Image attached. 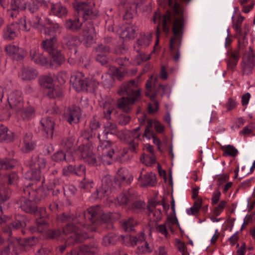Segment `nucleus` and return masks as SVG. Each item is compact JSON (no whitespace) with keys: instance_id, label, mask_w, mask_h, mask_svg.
<instances>
[{"instance_id":"obj_1","label":"nucleus","mask_w":255,"mask_h":255,"mask_svg":"<svg viewBox=\"0 0 255 255\" xmlns=\"http://www.w3.org/2000/svg\"><path fill=\"white\" fill-rule=\"evenodd\" d=\"M182 0L189 2L191 0ZM167 3L170 11H168L162 17L159 12H155L153 21L155 23L161 22L163 31L165 33L169 32V25L172 24L173 36L170 39V50L174 61H178L180 57L179 48L181 44L186 18L183 9L175 0H167Z\"/></svg>"},{"instance_id":"obj_2","label":"nucleus","mask_w":255,"mask_h":255,"mask_svg":"<svg viewBox=\"0 0 255 255\" xmlns=\"http://www.w3.org/2000/svg\"><path fill=\"white\" fill-rule=\"evenodd\" d=\"M74 9L83 16V22L79 18H74L66 20L65 27L73 31H77L82 28L84 36L83 41L88 46L94 41L96 34L95 27L90 20L95 19L98 15V11L95 7V3L92 1H78L73 3Z\"/></svg>"},{"instance_id":"obj_3","label":"nucleus","mask_w":255,"mask_h":255,"mask_svg":"<svg viewBox=\"0 0 255 255\" xmlns=\"http://www.w3.org/2000/svg\"><path fill=\"white\" fill-rule=\"evenodd\" d=\"M98 149L101 152L100 158L93 153L91 147L84 146L81 152L84 161L89 165L94 166L100 165L101 162L104 164L110 165L117 156L113 147V143L110 140H104L98 146Z\"/></svg>"},{"instance_id":"obj_4","label":"nucleus","mask_w":255,"mask_h":255,"mask_svg":"<svg viewBox=\"0 0 255 255\" xmlns=\"http://www.w3.org/2000/svg\"><path fill=\"white\" fill-rule=\"evenodd\" d=\"M63 235H65L66 238L63 237L64 240H66L65 245H61L59 247L58 250L61 253L65 251L67 246L82 242L85 239L88 238L86 233H80L78 230L76 231L70 224H67L63 228Z\"/></svg>"},{"instance_id":"obj_5","label":"nucleus","mask_w":255,"mask_h":255,"mask_svg":"<svg viewBox=\"0 0 255 255\" xmlns=\"http://www.w3.org/2000/svg\"><path fill=\"white\" fill-rule=\"evenodd\" d=\"M84 212L78 217H75L70 213H64L58 216L57 220L61 222H69L68 224L73 227L76 231L78 230L80 233L84 232L87 234V230L90 229L86 226V218L84 217Z\"/></svg>"},{"instance_id":"obj_6","label":"nucleus","mask_w":255,"mask_h":255,"mask_svg":"<svg viewBox=\"0 0 255 255\" xmlns=\"http://www.w3.org/2000/svg\"><path fill=\"white\" fill-rule=\"evenodd\" d=\"M157 78L151 76L146 82L145 95L154 100L158 95L163 96L169 89L168 86H163L157 82Z\"/></svg>"},{"instance_id":"obj_7","label":"nucleus","mask_w":255,"mask_h":255,"mask_svg":"<svg viewBox=\"0 0 255 255\" xmlns=\"http://www.w3.org/2000/svg\"><path fill=\"white\" fill-rule=\"evenodd\" d=\"M28 242L29 241L11 238L8 240V243L5 247H0V253L1 255H8L10 254H18L23 250L25 246H32L34 244L28 243Z\"/></svg>"},{"instance_id":"obj_8","label":"nucleus","mask_w":255,"mask_h":255,"mask_svg":"<svg viewBox=\"0 0 255 255\" xmlns=\"http://www.w3.org/2000/svg\"><path fill=\"white\" fill-rule=\"evenodd\" d=\"M84 217L86 218V226L90 229V231H93V228L89 227V224H93L99 218L104 222H107L112 217L111 214L103 213L101 208L99 206H97L91 207L86 212H84Z\"/></svg>"},{"instance_id":"obj_9","label":"nucleus","mask_w":255,"mask_h":255,"mask_svg":"<svg viewBox=\"0 0 255 255\" xmlns=\"http://www.w3.org/2000/svg\"><path fill=\"white\" fill-rule=\"evenodd\" d=\"M129 240L132 246L138 245L136 252L137 254L149 253L153 250L152 245L146 240L143 232L137 236H130Z\"/></svg>"},{"instance_id":"obj_10","label":"nucleus","mask_w":255,"mask_h":255,"mask_svg":"<svg viewBox=\"0 0 255 255\" xmlns=\"http://www.w3.org/2000/svg\"><path fill=\"white\" fill-rule=\"evenodd\" d=\"M34 216L36 217V225L29 228V230L32 233H42L47 227V222L46 217L47 214L44 208H38L35 209L33 212Z\"/></svg>"},{"instance_id":"obj_11","label":"nucleus","mask_w":255,"mask_h":255,"mask_svg":"<svg viewBox=\"0 0 255 255\" xmlns=\"http://www.w3.org/2000/svg\"><path fill=\"white\" fill-rule=\"evenodd\" d=\"M138 83L134 80L124 83L118 91V94L121 96L127 95L130 98L135 99L140 96V90L137 88Z\"/></svg>"},{"instance_id":"obj_12","label":"nucleus","mask_w":255,"mask_h":255,"mask_svg":"<svg viewBox=\"0 0 255 255\" xmlns=\"http://www.w3.org/2000/svg\"><path fill=\"white\" fill-rule=\"evenodd\" d=\"M177 219L175 216L173 215H169L166 220L163 224H157L155 226L156 231L164 236L166 238L169 237V232H174V226L178 225Z\"/></svg>"},{"instance_id":"obj_13","label":"nucleus","mask_w":255,"mask_h":255,"mask_svg":"<svg viewBox=\"0 0 255 255\" xmlns=\"http://www.w3.org/2000/svg\"><path fill=\"white\" fill-rule=\"evenodd\" d=\"M139 127H137L132 130L125 129L122 134L126 139H130L129 143V149L132 152H136L140 140V133Z\"/></svg>"},{"instance_id":"obj_14","label":"nucleus","mask_w":255,"mask_h":255,"mask_svg":"<svg viewBox=\"0 0 255 255\" xmlns=\"http://www.w3.org/2000/svg\"><path fill=\"white\" fill-rule=\"evenodd\" d=\"M255 54L253 49L249 47V51L243 58L242 68L243 74L249 75L252 73L255 66Z\"/></svg>"},{"instance_id":"obj_15","label":"nucleus","mask_w":255,"mask_h":255,"mask_svg":"<svg viewBox=\"0 0 255 255\" xmlns=\"http://www.w3.org/2000/svg\"><path fill=\"white\" fill-rule=\"evenodd\" d=\"M63 27L56 22H53L48 18H45V26L41 33L53 37L61 33Z\"/></svg>"},{"instance_id":"obj_16","label":"nucleus","mask_w":255,"mask_h":255,"mask_svg":"<svg viewBox=\"0 0 255 255\" xmlns=\"http://www.w3.org/2000/svg\"><path fill=\"white\" fill-rule=\"evenodd\" d=\"M70 82L77 90L86 89L88 87L90 86L89 79L80 72H73L71 76Z\"/></svg>"},{"instance_id":"obj_17","label":"nucleus","mask_w":255,"mask_h":255,"mask_svg":"<svg viewBox=\"0 0 255 255\" xmlns=\"http://www.w3.org/2000/svg\"><path fill=\"white\" fill-rule=\"evenodd\" d=\"M70 82L77 90L86 89L88 87L90 86L89 79L80 72H73L71 76Z\"/></svg>"},{"instance_id":"obj_18","label":"nucleus","mask_w":255,"mask_h":255,"mask_svg":"<svg viewBox=\"0 0 255 255\" xmlns=\"http://www.w3.org/2000/svg\"><path fill=\"white\" fill-rule=\"evenodd\" d=\"M102 187L96 191V193L92 195L93 199L102 198L109 195L112 190V180L108 177H105L102 179Z\"/></svg>"},{"instance_id":"obj_19","label":"nucleus","mask_w":255,"mask_h":255,"mask_svg":"<svg viewBox=\"0 0 255 255\" xmlns=\"http://www.w3.org/2000/svg\"><path fill=\"white\" fill-rule=\"evenodd\" d=\"M80 117V109L77 106L69 107L65 113V117L70 124L78 123Z\"/></svg>"},{"instance_id":"obj_20","label":"nucleus","mask_w":255,"mask_h":255,"mask_svg":"<svg viewBox=\"0 0 255 255\" xmlns=\"http://www.w3.org/2000/svg\"><path fill=\"white\" fill-rule=\"evenodd\" d=\"M42 130L44 132V136L48 138H51L53 136V130L55 127L54 122L52 118H43L40 121Z\"/></svg>"},{"instance_id":"obj_21","label":"nucleus","mask_w":255,"mask_h":255,"mask_svg":"<svg viewBox=\"0 0 255 255\" xmlns=\"http://www.w3.org/2000/svg\"><path fill=\"white\" fill-rule=\"evenodd\" d=\"M20 91L15 90L11 92L8 95L7 101L13 110H16L18 107H22V99L21 97Z\"/></svg>"},{"instance_id":"obj_22","label":"nucleus","mask_w":255,"mask_h":255,"mask_svg":"<svg viewBox=\"0 0 255 255\" xmlns=\"http://www.w3.org/2000/svg\"><path fill=\"white\" fill-rule=\"evenodd\" d=\"M98 245L91 244L89 245L81 246L77 252H72L67 255H97Z\"/></svg>"},{"instance_id":"obj_23","label":"nucleus","mask_w":255,"mask_h":255,"mask_svg":"<svg viewBox=\"0 0 255 255\" xmlns=\"http://www.w3.org/2000/svg\"><path fill=\"white\" fill-rule=\"evenodd\" d=\"M6 53L14 59L20 60L26 55L23 49L19 48L17 46L9 44L5 47Z\"/></svg>"},{"instance_id":"obj_24","label":"nucleus","mask_w":255,"mask_h":255,"mask_svg":"<svg viewBox=\"0 0 255 255\" xmlns=\"http://www.w3.org/2000/svg\"><path fill=\"white\" fill-rule=\"evenodd\" d=\"M46 161L42 156L33 155L31 158L27 162L26 165L30 168L38 169H44L46 167Z\"/></svg>"},{"instance_id":"obj_25","label":"nucleus","mask_w":255,"mask_h":255,"mask_svg":"<svg viewBox=\"0 0 255 255\" xmlns=\"http://www.w3.org/2000/svg\"><path fill=\"white\" fill-rule=\"evenodd\" d=\"M137 197V194L132 189H129L128 192L119 195L117 197V201L120 205H126L133 201Z\"/></svg>"},{"instance_id":"obj_26","label":"nucleus","mask_w":255,"mask_h":255,"mask_svg":"<svg viewBox=\"0 0 255 255\" xmlns=\"http://www.w3.org/2000/svg\"><path fill=\"white\" fill-rule=\"evenodd\" d=\"M23 223L25 224V217L17 215L15 216V220L4 229V232L10 236L12 231H16L22 227Z\"/></svg>"},{"instance_id":"obj_27","label":"nucleus","mask_w":255,"mask_h":255,"mask_svg":"<svg viewBox=\"0 0 255 255\" xmlns=\"http://www.w3.org/2000/svg\"><path fill=\"white\" fill-rule=\"evenodd\" d=\"M137 99L129 97H124L118 100L117 106L122 111L128 112L131 110L134 102Z\"/></svg>"},{"instance_id":"obj_28","label":"nucleus","mask_w":255,"mask_h":255,"mask_svg":"<svg viewBox=\"0 0 255 255\" xmlns=\"http://www.w3.org/2000/svg\"><path fill=\"white\" fill-rule=\"evenodd\" d=\"M151 38L152 33H147L141 35L134 46V49L136 52H139L141 48H144L148 46L151 41Z\"/></svg>"},{"instance_id":"obj_29","label":"nucleus","mask_w":255,"mask_h":255,"mask_svg":"<svg viewBox=\"0 0 255 255\" xmlns=\"http://www.w3.org/2000/svg\"><path fill=\"white\" fill-rule=\"evenodd\" d=\"M49 13L50 15L62 18L67 15V10L60 2L51 3Z\"/></svg>"},{"instance_id":"obj_30","label":"nucleus","mask_w":255,"mask_h":255,"mask_svg":"<svg viewBox=\"0 0 255 255\" xmlns=\"http://www.w3.org/2000/svg\"><path fill=\"white\" fill-rule=\"evenodd\" d=\"M155 202H150L147 207L148 214L151 220L157 222L162 219V213L160 209L156 208Z\"/></svg>"},{"instance_id":"obj_31","label":"nucleus","mask_w":255,"mask_h":255,"mask_svg":"<svg viewBox=\"0 0 255 255\" xmlns=\"http://www.w3.org/2000/svg\"><path fill=\"white\" fill-rule=\"evenodd\" d=\"M26 8V2L24 0H11L10 9H8V14L11 17L16 16L19 10H24Z\"/></svg>"},{"instance_id":"obj_32","label":"nucleus","mask_w":255,"mask_h":255,"mask_svg":"<svg viewBox=\"0 0 255 255\" xmlns=\"http://www.w3.org/2000/svg\"><path fill=\"white\" fill-rule=\"evenodd\" d=\"M18 24L15 23L7 25L3 30V37L4 39L10 40L14 39L18 35Z\"/></svg>"},{"instance_id":"obj_33","label":"nucleus","mask_w":255,"mask_h":255,"mask_svg":"<svg viewBox=\"0 0 255 255\" xmlns=\"http://www.w3.org/2000/svg\"><path fill=\"white\" fill-rule=\"evenodd\" d=\"M102 106L104 117L107 120H110L111 114L116 113L114 101L111 99H108L103 104Z\"/></svg>"},{"instance_id":"obj_34","label":"nucleus","mask_w":255,"mask_h":255,"mask_svg":"<svg viewBox=\"0 0 255 255\" xmlns=\"http://www.w3.org/2000/svg\"><path fill=\"white\" fill-rule=\"evenodd\" d=\"M31 60L35 63L41 65H45L47 63V58L41 53H38L36 48H33L30 52Z\"/></svg>"},{"instance_id":"obj_35","label":"nucleus","mask_w":255,"mask_h":255,"mask_svg":"<svg viewBox=\"0 0 255 255\" xmlns=\"http://www.w3.org/2000/svg\"><path fill=\"white\" fill-rule=\"evenodd\" d=\"M138 180L143 186H153L156 181V176L152 172L147 173L144 175L142 177L140 175L138 177Z\"/></svg>"},{"instance_id":"obj_36","label":"nucleus","mask_w":255,"mask_h":255,"mask_svg":"<svg viewBox=\"0 0 255 255\" xmlns=\"http://www.w3.org/2000/svg\"><path fill=\"white\" fill-rule=\"evenodd\" d=\"M240 58L239 50L231 52L227 59V68L231 71L235 70Z\"/></svg>"},{"instance_id":"obj_37","label":"nucleus","mask_w":255,"mask_h":255,"mask_svg":"<svg viewBox=\"0 0 255 255\" xmlns=\"http://www.w3.org/2000/svg\"><path fill=\"white\" fill-rule=\"evenodd\" d=\"M42 49L49 54L51 53L57 48L56 39L55 37L46 39L41 43Z\"/></svg>"},{"instance_id":"obj_38","label":"nucleus","mask_w":255,"mask_h":255,"mask_svg":"<svg viewBox=\"0 0 255 255\" xmlns=\"http://www.w3.org/2000/svg\"><path fill=\"white\" fill-rule=\"evenodd\" d=\"M63 42L69 49L74 48L75 53H76L77 50L75 47L80 43V40L76 36L71 34L65 35L63 37Z\"/></svg>"},{"instance_id":"obj_39","label":"nucleus","mask_w":255,"mask_h":255,"mask_svg":"<svg viewBox=\"0 0 255 255\" xmlns=\"http://www.w3.org/2000/svg\"><path fill=\"white\" fill-rule=\"evenodd\" d=\"M22 107L19 108V107H18L16 110H14L17 115L20 116L24 120H28L34 117V110L32 108L29 107L23 109Z\"/></svg>"},{"instance_id":"obj_40","label":"nucleus","mask_w":255,"mask_h":255,"mask_svg":"<svg viewBox=\"0 0 255 255\" xmlns=\"http://www.w3.org/2000/svg\"><path fill=\"white\" fill-rule=\"evenodd\" d=\"M14 139V133L9 130L7 127L1 125L0 130V141L9 142Z\"/></svg>"},{"instance_id":"obj_41","label":"nucleus","mask_w":255,"mask_h":255,"mask_svg":"<svg viewBox=\"0 0 255 255\" xmlns=\"http://www.w3.org/2000/svg\"><path fill=\"white\" fill-rule=\"evenodd\" d=\"M19 202L20 204V207L21 209L27 213H33V212H34V210L36 208L34 202L24 198H21Z\"/></svg>"},{"instance_id":"obj_42","label":"nucleus","mask_w":255,"mask_h":255,"mask_svg":"<svg viewBox=\"0 0 255 255\" xmlns=\"http://www.w3.org/2000/svg\"><path fill=\"white\" fill-rule=\"evenodd\" d=\"M37 76V72L32 68L27 67L22 69L20 76L23 80H30Z\"/></svg>"},{"instance_id":"obj_43","label":"nucleus","mask_w":255,"mask_h":255,"mask_svg":"<svg viewBox=\"0 0 255 255\" xmlns=\"http://www.w3.org/2000/svg\"><path fill=\"white\" fill-rule=\"evenodd\" d=\"M117 178L118 180L129 184L133 180V176L127 169L121 168L117 172Z\"/></svg>"},{"instance_id":"obj_44","label":"nucleus","mask_w":255,"mask_h":255,"mask_svg":"<svg viewBox=\"0 0 255 255\" xmlns=\"http://www.w3.org/2000/svg\"><path fill=\"white\" fill-rule=\"evenodd\" d=\"M117 178L118 180L129 184L133 180V176L127 169L121 168L117 172Z\"/></svg>"},{"instance_id":"obj_45","label":"nucleus","mask_w":255,"mask_h":255,"mask_svg":"<svg viewBox=\"0 0 255 255\" xmlns=\"http://www.w3.org/2000/svg\"><path fill=\"white\" fill-rule=\"evenodd\" d=\"M104 129L103 132L104 138L107 139L108 138V134H116L118 132V128L116 125L111 122H107L104 125Z\"/></svg>"},{"instance_id":"obj_46","label":"nucleus","mask_w":255,"mask_h":255,"mask_svg":"<svg viewBox=\"0 0 255 255\" xmlns=\"http://www.w3.org/2000/svg\"><path fill=\"white\" fill-rule=\"evenodd\" d=\"M32 134L31 133H27L23 138V150L28 152L34 149L35 144L32 140Z\"/></svg>"},{"instance_id":"obj_47","label":"nucleus","mask_w":255,"mask_h":255,"mask_svg":"<svg viewBox=\"0 0 255 255\" xmlns=\"http://www.w3.org/2000/svg\"><path fill=\"white\" fill-rule=\"evenodd\" d=\"M135 28L132 25H128L123 30L121 33V38L126 40L132 39L135 36Z\"/></svg>"},{"instance_id":"obj_48","label":"nucleus","mask_w":255,"mask_h":255,"mask_svg":"<svg viewBox=\"0 0 255 255\" xmlns=\"http://www.w3.org/2000/svg\"><path fill=\"white\" fill-rule=\"evenodd\" d=\"M41 177V172L38 169L30 168L25 173V178L27 180L38 181Z\"/></svg>"},{"instance_id":"obj_49","label":"nucleus","mask_w":255,"mask_h":255,"mask_svg":"<svg viewBox=\"0 0 255 255\" xmlns=\"http://www.w3.org/2000/svg\"><path fill=\"white\" fill-rule=\"evenodd\" d=\"M47 88V94L50 98H59L62 95V90L58 86H49Z\"/></svg>"},{"instance_id":"obj_50","label":"nucleus","mask_w":255,"mask_h":255,"mask_svg":"<svg viewBox=\"0 0 255 255\" xmlns=\"http://www.w3.org/2000/svg\"><path fill=\"white\" fill-rule=\"evenodd\" d=\"M137 196L133 201H131L130 203L131 204L130 206L128 208L129 210L133 212L138 213L143 210L145 206V203L141 200H137Z\"/></svg>"},{"instance_id":"obj_51","label":"nucleus","mask_w":255,"mask_h":255,"mask_svg":"<svg viewBox=\"0 0 255 255\" xmlns=\"http://www.w3.org/2000/svg\"><path fill=\"white\" fill-rule=\"evenodd\" d=\"M32 3L29 7L31 12H34L37 10L40 6L46 7L48 3H51L50 0H32Z\"/></svg>"},{"instance_id":"obj_52","label":"nucleus","mask_w":255,"mask_h":255,"mask_svg":"<svg viewBox=\"0 0 255 255\" xmlns=\"http://www.w3.org/2000/svg\"><path fill=\"white\" fill-rule=\"evenodd\" d=\"M16 162L13 159L8 158L0 159V169L8 170L13 168Z\"/></svg>"},{"instance_id":"obj_53","label":"nucleus","mask_w":255,"mask_h":255,"mask_svg":"<svg viewBox=\"0 0 255 255\" xmlns=\"http://www.w3.org/2000/svg\"><path fill=\"white\" fill-rule=\"evenodd\" d=\"M56 80V76L52 73H49L47 75L42 76L39 80L40 84L44 87L47 88V84H51Z\"/></svg>"},{"instance_id":"obj_54","label":"nucleus","mask_w":255,"mask_h":255,"mask_svg":"<svg viewBox=\"0 0 255 255\" xmlns=\"http://www.w3.org/2000/svg\"><path fill=\"white\" fill-rule=\"evenodd\" d=\"M49 55L51 56V60L56 65H60L64 61V57L60 50L56 49Z\"/></svg>"},{"instance_id":"obj_55","label":"nucleus","mask_w":255,"mask_h":255,"mask_svg":"<svg viewBox=\"0 0 255 255\" xmlns=\"http://www.w3.org/2000/svg\"><path fill=\"white\" fill-rule=\"evenodd\" d=\"M30 22V24L33 28L40 31L41 33L42 32L43 28L45 26V21L42 23L40 17L38 16H34Z\"/></svg>"},{"instance_id":"obj_56","label":"nucleus","mask_w":255,"mask_h":255,"mask_svg":"<svg viewBox=\"0 0 255 255\" xmlns=\"http://www.w3.org/2000/svg\"><path fill=\"white\" fill-rule=\"evenodd\" d=\"M137 222L132 218H129L125 221L122 225L123 229L126 232H130L133 230V228L136 225Z\"/></svg>"},{"instance_id":"obj_57","label":"nucleus","mask_w":255,"mask_h":255,"mask_svg":"<svg viewBox=\"0 0 255 255\" xmlns=\"http://www.w3.org/2000/svg\"><path fill=\"white\" fill-rule=\"evenodd\" d=\"M127 6L125 7L126 12L124 15V19L127 20H130L133 17V14L136 8V6L134 4L128 3L127 4Z\"/></svg>"},{"instance_id":"obj_58","label":"nucleus","mask_w":255,"mask_h":255,"mask_svg":"<svg viewBox=\"0 0 255 255\" xmlns=\"http://www.w3.org/2000/svg\"><path fill=\"white\" fill-rule=\"evenodd\" d=\"M117 236L114 234L111 233L103 238L102 243L106 246L114 245L117 243Z\"/></svg>"},{"instance_id":"obj_59","label":"nucleus","mask_w":255,"mask_h":255,"mask_svg":"<svg viewBox=\"0 0 255 255\" xmlns=\"http://www.w3.org/2000/svg\"><path fill=\"white\" fill-rule=\"evenodd\" d=\"M152 128L151 121L147 120V126L145 128L143 136L146 137L148 139H150L151 138L153 137V136H155V134L152 130Z\"/></svg>"},{"instance_id":"obj_60","label":"nucleus","mask_w":255,"mask_h":255,"mask_svg":"<svg viewBox=\"0 0 255 255\" xmlns=\"http://www.w3.org/2000/svg\"><path fill=\"white\" fill-rule=\"evenodd\" d=\"M225 154L229 156L235 157L238 154V150L234 146L228 145L222 148Z\"/></svg>"},{"instance_id":"obj_61","label":"nucleus","mask_w":255,"mask_h":255,"mask_svg":"<svg viewBox=\"0 0 255 255\" xmlns=\"http://www.w3.org/2000/svg\"><path fill=\"white\" fill-rule=\"evenodd\" d=\"M75 142V139L72 136H69L63 138L61 144L65 148L71 149Z\"/></svg>"},{"instance_id":"obj_62","label":"nucleus","mask_w":255,"mask_h":255,"mask_svg":"<svg viewBox=\"0 0 255 255\" xmlns=\"http://www.w3.org/2000/svg\"><path fill=\"white\" fill-rule=\"evenodd\" d=\"M250 1L251 0H238V2L241 5H242V11L244 13H247L253 8L255 5V3L254 2H252L249 5L245 4Z\"/></svg>"},{"instance_id":"obj_63","label":"nucleus","mask_w":255,"mask_h":255,"mask_svg":"<svg viewBox=\"0 0 255 255\" xmlns=\"http://www.w3.org/2000/svg\"><path fill=\"white\" fill-rule=\"evenodd\" d=\"M18 179V176L16 172H11L5 176V181L9 185H16Z\"/></svg>"},{"instance_id":"obj_64","label":"nucleus","mask_w":255,"mask_h":255,"mask_svg":"<svg viewBox=\"0 0 255 255\" xmlns=\"http://www.w3.org/2000/svg\"><path fill=\"white\" fill-rule=\"evenodd\" d=\"M103 84L108 87L111 86L114 81L113 76L109 73H106L102 76Z\"/></svg>"}]
</instances>
